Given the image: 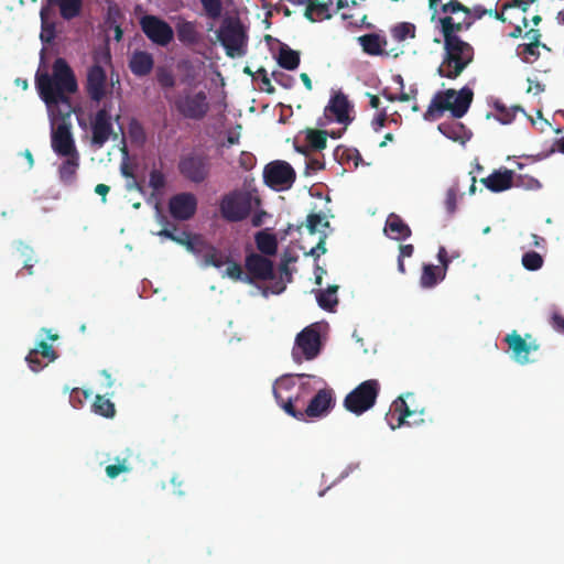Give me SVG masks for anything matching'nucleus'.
Here are the masks:
<instances>
[{
    "label": "nucleus",
    "instance_id": "f257e3e1",
    "mask_svg": "<svg viewBox=\"0 0 564 564\" xmlns=\"http://www.w3.org/2000/svg\"><path fill=\"white\" fill-rule=\"evenodd\" d=\"M52 75L36 73L35 85L40 97L45 102L48 111L63 107V111H74L69 94L78 89L75 74L67 62L58 57L54 61Z\"/></svg>",
    "mask_w": 564,
    "mask_h": 564
},
{
    "label": "nucleus",
    "instance_id": "f03ea898",
    "mask_svg": "<svg viewBox=\"0 0 564 564\" xmlns=\"http://www.w3.org/2000/svg\"><path fill=\"white\" fill-rule=\"evenodd\" d=\"M352 111L354 107L347 96L341 91L336 93L324 108L323 116L317 119V128L305 130V141H327V138H341L354 122Z\"/></svg>",
    "mask_w": 564,
    "mask_h": 564
},
{
    "label": "nucleus",
    "instance_id": "7ed1b4c3",
    "mask_svg": "<svg viewBox=\"0 0 564 564\" xmlns=\"http://www.w3.org/2000/svg\"><path fill=\"white\" fill-rule=\"evenodd\" d=\"M474 98V93L469 87H463L459 90L446 89L437 91L426 111L424 119L433 121L449 111L454 118H462L469 109Z\"/></svg>",
    "mask_w": 564,
    "mask_h": 564
},
{
    "label": "nucleus",
    "instance_id": "20e7f679",
    "mask_svg": "<svg viewBox=\"0 0 564 564\" xmlns=\"http://www.w3.org/2000/svg\"><path fill=\"white\" fill-rule=\"evenodd\" d=\"M444 54L437 74L441 77L456 79L473 63L475 50L464 40H444Z\"/></svg>",
    "mask_w": 564,
    "mask_h": 564
},
{
    "label": "nucleus",
    "instance_id": "39448f33",
    "mask_svg": "<svg viewBox=\"0 0 564 564\" xmlns=\"http://www.w3.org/2000/svg\"><path fill=\"white\" fill-rule=\"evenodd\" d=\"M379 392L380 383L378 380H366L345 397L344 408L350 413L361 415L375 405Z\"/></svg>",
    "mask_w": 564,
    "mask_h": 564
},
{
    "label": "nucleus",
    "instance_id": "423d86ee",
    "mask_svg": "<svg viewBox=\"0 0 564 564\" xmlns=\"http://www.w3.org/2000/svg\"><path fill=\"white\" fill-rule=\"evenodd\" d=\"M252 209V196L247 191L235 189L224 195L219 203L221 217L229 223L245 220Z\"/></svg>",
    "mask_w": 564,
    "mask_h": 564
},
{
    "label": "nucleus",
    "instance_id": "0eeeda50",
    "mask_svg": "<svg viewBox=\"0 0 564 564\" xmlns=\"http://www.w3.org/2000/svg\"><path fill=\"white\" fill-rule=\"evenodd\" d=\"M174 106L182 117L192 120H202L209 111L207 94L204 90H184L176 97Z\"/></svg>",
    "mask_w": 564,
    "mask_h": 564
},
{
    "label": "nucleus",
    "instance_id": "6e6552de",
    "mask_svg": "<svg viewBox=\"0 0 564 564\" xmlns=\"http://www.w3.org/2000/svg\"><path fill=\"white\" fill-rule=\"evenodd\" d=\"M76 143H52L54 152L59 156L57 172L58 178L64 185H73L79 167V153Z\"/></svg>",
    "mask_w": 564,
    "mask_h": 564
},
{
    "label": "nucleus",
    "instance_id": "1a4fd4ad",
    "mask_svg": "<svg viewBox=\"0 0 564 564\" xmlns=\"http://www.w3.org/2000/svg\"><path fill=\"white\" fill-rule=\"evenodd\" d=\"M217 36L229 57L234 58L246 54L247 35L239 20L224 22Z\"/></svg>",
    "mask_w": 564,
    "mask_h": 564
},
{
    "label": "nucleus",
    "instance_id": "9d476101",
    "mask_svg": "<svg viewBox=\"0 0 564 564\" xmlns=\"http://www.w3.org/2000/svg\"><path fill=\"white\" fill-rule=\"evenodd\" d=\"M321 351V335L314 326H307L300 332L295 338L292 349V357L295 362L301 364L303 359L312 360Z\"/></svg>",
    "mask_w": 564,
    "mask_h": 564
},
{
    "label": "nucleus",
    "instance_id": "9b49d317",
    "mask_svg": "<svg viewBox=\"0 0 564 564\" xmlns=\"http://www.w3.org/2000/svg\"><path fill=\"white\" fill-rule=\"evenodd\" d=\"M265 184L274 191H286L296 178L294 169L285 161H274L265 165L263 171Z\"/></svg>",
    "mask_w": 564,
    "mask_h": 564
},
{
    "label": "nucleus",
    "instance_id": "f8f14e48",
    "mask_svg": "<svg viewBox=\"0 0 564 564\" xmlns=\"http://www.w3.org/2000/svg\"><path fill=\"white\" fill-rule=\"evenodd\" d=\"M505 341L511 350L512 359L520 365L533 362L534 359L530 358V354L540 349V344L531 334L522 337L517 330L508 334Z\"/></svg>",
    "mask_w": 564,
    "mask_h": 564
},
{
    "label": "nucleus",
    "instance_id": "ddd939ff",
    "mask_svg": "<svg viewBox=\"0 0 564 564\" xmlns=\"http://www.w3.org/2000/svg\"><path fill=\"white\" fill-rule=\"evenodd\" d=\"M336 400L332 388L319 389L304 410H300L301 417H295L299 421H305L308 419H321L329 414L334 409Z\"/></svg>",
    "mask_w": 564,
    "mask_h": 564
},
{
    "label": "nucleus",
    "instance_id": "4468645a",
    "mask_svg": "<svg viewBox=\"0 0 564 564\" xmlns=\"http://www.w3.org/2000/svg\"><path fill=\"white\" fill-rule=\"evenodd\" d=\"M140 25L147 37L156 45L166 46L174 37L172 26L156 15L142 17Z\"/></svg>",
    "mask_w": 564,
    "mask_h": 564
},
{
    "label": "nucleus",
    "instance_id": "2eb2a0df",
    "mask_svg": "<svg viewBox=\"0 0 564 564\" xmlns=\"http://www.w3.org/2000/svg\"><path fill=\"white\" fill-rule=\"evenodd\" d=\"M247 273L245 283L252 284L256 281H268L274 279L273 262L259 253H250L245 259Z\"/></svg>",
    "mask_w": 564,
    "mask_h": 564
},
{
    "label": "nucleus",
    "instance_id": "dca6fc26",
    "mask_svg": "<svg viewBox=\"0 0 564 564\" xmlns=\"http://www.w3.org/2000/svg\"><path fill=\"white\" fill-rule=\"evenodd\" d=\"M296 384L293 376H283L279 378L273 384V395L278 404L292 417H301L302 414L297 408L292 404L293 390Z\"/></svg>",
    "mask_w": 564,
    "mask_h": 564
},
{
    "label": "nucleus",
    "instance_id": "f3484780",
    "mask_svg": "<svg viewBox=\"0 0 564 564\" xmlns=\"http://www.w3.org/2000/svg\"><path fill=\"white\" fill-rule=\"evenodd\" d=\"M417 414V410L410 409L406 401L403 397H398L391 404L389 412L386 415V419L391 426V429L400 427L404 424H417L423 422V419H415L413 422L406 421V419L415 416ZM420 415L423 414V410L419 412Z\"/></svg>",
    "mask_w": 564,
    "mask_h": 564
},
{
    "label": "nucleus",
    "instance_id": "a211bd4d",
    "mask_svg": "<svg viewBox=\"0 0 564 564\" xmlns=\"http://www.w3.org/2000/svg\"><path fill=\"white\" fill-rule=\"evenodd\" d=\"M197 209V199L192 193H180L170 198L169 210L177 220L191 219Z\"/></svg>",
    "mask_w": 564,
    "mask_h": 564
},
{
    "label": "nucleus",
    "instance_id": "6ab92c4d",
    "mask_svg": "<svg viewBox=\"0 0 564 564\" xmlns=\"http://www.w3.org/2000/svg\"><path fill=\"white\" fill-rule=\"evenodd\" d=\"M74 111H63V107L54 108L51 113V141H74L70 117Z\"/></svg>",
    "mask_w": 564,
    "mask_h": 564
},
{
    "label": "nucleus",
    "instance_id": "aec40b11",
    "mask_svg": "<svg viewBox=\"0 0 564 564\" xmlns=\"http://www.w3.org/2000/svg\"><path fill=\"white\" fill-rule=\"evenodd\" d=\"M107 75L99 64H94L87 70L85 88L93 101L99 102L106 96Z\"/></svg>",
    "mask_w": 564,
    "mask_h": 564
},
{
    "label": "nucleus",
    "instance_id": "412c9836",
    "mask_svg": "<svg viewBox=\"0 0 564 564\" xmlns=\"http://www.w3.org/2000/svg\"><path fill=\"white\" fill-rule=\"evenodd\" d=\"M181 174L194 183H202L208 174V164L205 158L189 155L180 162Z\"/></svg>",
    "mask_w": 564,
    "mask_h": 564
},
{
    "label": "nucleus",
    "instance_id": "4be33fe9",
    "mask_svg": "<svg viewBox=\"0 0 564 564\" xmlns=\"http://www.w3.org/2000/svg\"><path fill=\"white\" fill-rule=\"evenodd\" d=\"M383 231L387 237L398 241L405 240L412 235L409 225L395 213L388 215Z\"/></svg>",
    "mask_w": 564,
    "mask_h": 564
},
{
    "label": "nucleus",
    "instance_id": "5701e85b",
    "mask_svg": "<svg viewBox=\"0 0 564 564\" xmlns=\"http://www.w3.org/2000/svg\"><path fill=\"white\" fill-rule=\"evenodd\" d=\"M452 15L444 14V17L438 19L443 40H463L458 33L469 30L474 24V20L465 19L462 22H455Z\"/></svg>",
    "mask_w": 564,
    "mask_h": 564
},
{
    "label": "nucleus",
    "instance_id": "b1692460",
    "mask_svg": "<svg viewBox=\"0 0 564 564\" xmlns=\"http://www.w3.org/2000/svg\"><path fill=\"white\" fill-rule=\"evenodd\" d=\"M441 12L443 14H456V13L462 12L467 17L473 15L474 17L473 20H480L486 14H489V15L492 14V10H487L480 4H476L473 8H469V7H466L465 4H463L458 0H449V1L445 2L444 4H442Z\"/></svg>",
    "mask_w": 564,
    "mask_h": 564
},
{
    "label": "nucleus",
    "instance_id": "393cba45",
    "mask_svg": "<svg viewBox=\"0 0 564 564\" xmlns=\"http://www.w3.org/2000/svg\"><path fill=\"white\" fill-rule=\"evenodd\" d=\"M480 182L494 193L503 192L513 186V171L507 169L495 171L489 176L481 178Z\"/></svg>",
    "mask_w": 564,
    "mask_h": 564
},
{
    "label": "nucleus",
    "instance_id": "a878e982",
    "mask_svg": "<svg viewBox=\"0 0 564 564\" xmlns=\"http://www.w3.org/2000/svg\"><path fill=\"white\" fill-rule=\"evenodd\" d=\"M91 141H107L112 132L111 116L106 108L97 111L91 123Z\"/></svg>",
    "mask_w": 564,
    "mask_h": 564
},
{
    "label": "nucleus",
    "instance_id": "bb28decb",
    "mask_svg": "<svg viewBox=\"0 0 564 564\" xmlns=\"http://www.w3.org/2000/svg\"><path fill=\"white\" fill-rule=\"evenodd\" d=\"M154 66V59L151 53L147 51H135L129 61L131 73L138 77L149 75Z\"/></svg>",
    "mask_w": 564,
    "mask_h": 564
},
{
    "label": "nucleus",
    "instance_id": "cd10ccee",
    "mask_svg": "<svg viewBox=\"0 0 564 564\" xmlns=\"http://www.w3.org/2000/svg\"><path fill=\"white\" fill-rule=\"evenodd\" d=\"M176 35L178 41L186 46L197 44L200 37L196 23L184 19H180L176 23Z\"/></svg>",
    "mask_w": 564,
    "mask_h": 564
},
{
    "label": "nucleus",
    "instance_id": "c85d7f7f",
    "mask_svg": "<svg viewBox=\"0 0 564 564\" xmlns=\"http://www.w3.org/2000/svg\"><path fill=\"white\" fill-rule=\"evenodd\" d=\"M332 3V0L328 2L307 0V7L304 15L311 22L328 20L332 18V13L329 12V7Z\"/></svg>",
    "mask_w": 564,
    "mask_h": 564
},
{
    "label": "nucleus",
    "instance_id": "c756f323",
    "mask_svg": "<svg viewBox=\"0 0 564 564\" xmlns=\"http://www.w3.org/2000/svg\"><path fill=\"white\" fill-rule=\"evenodd\" d=\"M48 3L57 6L61 17L67 21L78 17L83 8V0H52Z\"/></svg>",
    "mask_w": 564,
    "mask_h": 564
},
{
    "label": "nucleus",
    "instance_id": "7c9ffc66",
    "mask_svg": "<svg viewBox=\"0 0 564 564\" xmlns=\"http://www.w3.org/2000/svg\"><path fill=\"white\" fill-rule=\"evenodd\" d=\"M362 50L369 55H379L383 52L387 41L376 33L365 34L358 37Z\"/></svg>",
    "mask_w": 564,
    "mask_h": 564
},
{
    "label": "nucleus",
    "instance_id": "2f4dec72",
    "mask_svg": "<svg viewBox=\"0 0 564 564\" xmlns=\"http://www.w3.org/2000/svg\"><path fill=\"white\" fill-rule=\"evenodd\" d=\"M334 155L340 164L352 163L354 167H357L362 161L359 151L356 148H350L345 144H338L334 150Z\"/></svg>",
    "mask_w": 564,
    "mask_h": 564
},
{
    "label": "nucleus",
    "instance_id": "473e14b6",
    "mask_svg": "<svg viewBox=\"0 0 564 564\" xmlns=\"http://www.w3.org/2000/svg\"><path fill=\"white\" fill-rule=\"evenodd\" d=\"M445 275H442L441 270L434 264H424L420 278V284L424 289L434 288L438 282L443 281Z\"/></svg>",
    "mask_w": 564,
    "mask_h": 564
},
{
    "label": "nucleus",
    "instance_id": "72a5a7b5",
    "mask_svg": "<svg viewBox=\"0 0 564 564\" xmlns=\"http://www.w3.org/2000/svg\"><path fill=\"white\" fill-rule=\"evenodd\" d=\"M278 64L284 69L294 70L300 65V53L283 45L279 51Z\"/></svg>",
    "mask_w": 564,
    "mask_h": 564
},
{
    "label": "nucleus",
    "instance_id": "f704fd0d",
    "mask_svg": "<svg viewBox=\"0 0 564 564\" xmlns=\"http://www.w3.org/2000/svg\"><path fill=\"white\" fill-rule=\"evenodd\" d=\"M257 248L265 256H273L278 250V240L274 235L259 231L256 234Z\"/></svg>",
    "mask_w": 564,
    "mask_h": 564
},
{
    "label": "nucleus",
    "instance_id": "c9c22d12",
    "mask_svg": "<svg viewBox=\"0 0 564 564\" xmlns=\"http://www.w3.org/2000/svg\"><path fill=\"white\" fill-rule=\"evenodd\" d=\"M337 285H329L326 290H319L316 295L318 305L326 311H333L338 304Z\"/></svg>",
    "mask_w": 564,
    "mask_h": 564
},
{
    "label": "nucleus",
    "instance_id": "e433bc0d",
    "mask_svg": "<svg viewBox=\"0 0 564 564\" xmlns=\"http://www.w3.org/2000/svg\"><path fill=\"white\" fill-rule=\"evenodd\" d=\"M438 130L448 139H452V141H465V139H470L471 133L462 134L460 132L464 130V126L459 122H451V123H441L438 126Z\"/></svg>",
    "mask_w": 564,
    "mask_h": 564
},
{
    "label": "nucleus",
    "instance_id": "4c0bfd02",
    "mask_svg": "<svg viewBox=\"0 0 564 564\" xmlns=\"http://www.w3.org/2000/svg\"><path fill=\"white\" fill-rule=\"evenodd\" d=\"M91 409L94 413L107 419H112L116 414L115 403L100 394L96 395Z\"/></svg>",
    "mask_w": 564,
    "mask_h": 564
},
{
    "label": "nucleus",
    "instance_id": "58836bf2",
    "mask_svg": "<svg viewBox=\"0 0 564 564\" xmlns=\"http://www.w3.org/2000/svg\"><path fill=\"white\" fill-rule=\"evenodd\" d=\"M540 46L531 43H521L517 46V54L524 63L533 64L540 57Z\"/></svg>",
    "mask_w": 564,
    "mask_h": 564
},
{
    "label": "nucleus",
    "instance_id": "ea45409f",
    "mask_svg": "<svg viewBox=\"0 0 564 564\" xmlns=\"http://www.w3.org/2000/svg\"><path fill=\"white\" fill-rule=\"evenodd\" d=\"M392 37L399 42L413 39L415 36V26L409 22H401L394 25L391 30Z\"/></svg>",
    "mask_w": 564,
    "mask_h": 564
},
{
    "label": "nucleus",
    "instance_id": "a19ab883",
    "mask_svg": "<svg viewBox=\"0 0 564 564\" xmlns=\"http://www.w3.org/2000/svg\"><path fill=\"white\" fill-rule=\"evenodd\" d=\"M547 322L550 326L557 333L564 334V315L560 308L552 305L547 313Z\"/></svg>",
    "mask_w": 564,
    "mask_h": 564
},
{
    "label": "nucleus",
    "instance_id": "79ce46f5",
    "mask_svg": "<svg viewBox=\"0 0 564 564\" xmlns=\"http://www.w3.org/2000/svg\"><path fill=\"white\" fill-rule=\"evenodd\" d=\"M522 265L529 271H536L543 265V258L536 251H529L522 256Z\"/></svg>",
    "mask_w": 564,
    "mask_h": 564
},
{
    "label": "nucleus",
    "instance_id": "37998d69",
    "mask_svg": "<svg viewBox=\"0 0 564 564\" xmlns=\"http://www.w3.org/2000/svg\"><path fill=\"white\" fill-rule=\"evenodd\" d=\"M495 109L498 112L497 119L501 123L508 124L514 119L516 112L520 110V107H512L511 109H508L502 102L496 101Z\"/></svg>",
    "mask_w": 564,
    "mask_h": 564
},
{
    "label": "nucleus",
    "instance_id": "c03bdc74",
    "mask_svg": "<svg viewBox=\"0 0 564 564\" xmlns=\"http://www.w3.org/2000/svg\"><path fill=\"white\" fill-rule=\"evenodd\" d=\"M204 261L208 265L220 268L226 264V262H229V257H224L216 248L210 247L204 254Z\"/></svg>",
    "mask_w": 564,
    "mask_h": 564
},
{
    "label": "nucleus",
    "instance_id": "a18cd8bd",
    "mask_svg": "<svg viewBox=\"0 0 564 564\" xmlns=\"http://www.w3.org/2000/svg\"><path fill=\"white\" fill-rule=\"evenodd\" d=\"M513 186L535 191L541 188V183L532 176L520 174L516 178L513 177Z\"/></svg>",
    "mask_w": 564,
    "mask_h": 564
},
{
    "label": "nucleus",
    "instance_id": "49530a36",
    "mask_svg": "<svg viewBox=\"0 0 564 564\" xmlns=\"http://www.w3.org/2000/svg\"><path fill=\"white\" fill-rule=\"evenodd\" d=\"M206 15L210 19H218L223 11L221 0H200Z\"/></svg>",
    "mask_w": 564,
    "mask_h": 564
},
{
    "label": "nucleus",
    "instance_id": "de8ad7c7",
    "mask_svg": "<svg viewBox=\"0 0 564 564\" xmlns=\"http://www.w3.org/2000/svg\"><path fill=\"white\" fill-rule=\"evenodd\" d=\"M156 80L162 88H173L175 86V77L173 73L165 68L159 67L156 70Z\"/></svg>",
    "mask_w": 564,
    "mask_h": 564
},
{
    "label": "nucleus",
    "instance_id": "09e8293b",
    "mask_svg": "<svg viewBox=\"0 0 564 564\" xmlns=\"http://www.w3.org/2000/svg\"><path fill=\"white\" fill-rule=\"evenodd\" d=\"M31 351H36V356L47 359V362H52L57 358V352L45 340H41Z\"/></svg>",
    "mask_w": 564,
    "mask_h": 564
},
{
    "label": "nucleus",
    "instance_id": "8fccbe9b",
    "mask_svg": "<svg viewBox=\"0 0 564 564\" xmlns=\"http://www.w3.org/2000/svg\"><path fill=\"white\" fill-rule=\"evenodd\" d=\"M118 148H119V151L122 153V162L120 165L121 174L124 177H134L132 166L129 162L130 158H129V150H128L127 143H120V145Z\"/></svg>",
    "mask_w": 564,
    "mask_h": 564
},
{
    "label": "nucleus",
    "instance_id": "3c124183",
    "mask_svg": "<svg viewBox=\"0 0 564 564\" xmlns=\"http://www.w3.org/2000/svg\"><path fill=\"white\" fill-rule=\"evenodd\" d=\"M458 254H452L448 256V252L445 247L441 246L437 251V260L441 263V265H437L441 270L442 275L446 276V272L448 270L449 263L454 258H457Z\"/></svg>",
    "mask_w": 564,
    "mask_h": 564
},
{
    "label": "nucleus",
    "instance_id": "603ef678",
    "mask_svg": "<svg viewBox=\"0 0 564 564\" xmlns=\"http://www.w3.org/2000/svg\"><path fill=\"white\" fill-rule=\"evenodd\" d=\"M226 264H228V267L224 273V276H228L235 281L245 282L246 274H243L242 268L239 263L234 262L229 259V262H226Z\"/></svg>",
    "mask_w": 564,
    "mask_h": 564
},
{
    "label": "nucleus",
    "instance_id": "864d4df0",
    "mask_svg": "<svg viewBox=\"0 0 564 564\" xmlns=\"http://www.w3.org/2000/svg\"><path fill=\"white\" fill-rule=\"evenodd\" d=\"M150 187L153 188L154 193H159L165 186V176L160 170H152L149 180Z\"/></svg>",
    "mask_w": 564,
    "mask_h": 564
},
{
    "label": "nucleus",
    "instance_id": "5fc2aeb1",
    "mask_svg": "<svg viewBox=\"0 0 564 564\" xmlns=\"http://www.w3.org/2000/svg\"><path fill=\"white\" fill-rule=\"evenodd\" d=\"M129 135L131 141H145L144 129L137 119H131L129 122Z\"/></svg>",
    "mask_w": 564,
    "mask_h": 564
},
{
    "label": "nucleus",
    "instance_id": "6e6d98bb",
    "mask_svg": "<svg viewBox=\"0 0 564 564\" xmlns=\"http://www.w3.org/2000/svg\"><path fill=\"white\" fill-rule=\"evenodd\" d=\"M322 225L323 227H329V221L324 220L322 215L319 214H310L306 218V227L310 234H315L317 231V227Z\"/></svg>",
    "mask_w": 564,
    "mask_h": 564
},
{
    "label": "nucleus",
    "instance_id": "4d7b16f0",
    "mask_svg": "<svg viewBox=\"0 0 564 564\" xmlns=\"http://www.w3.org/2000/svg\"><path fill=\"white\" fill-rule=\"evenodd\" d=\"M129 470H130V467L127 464V459L123 458L118 464L108 465L106 467V475L109 478L113 479V478L118 477L121 473H127Z\"/></svg>",
    "mask_w": 564,
    "mask_h": 564
},
{
    "label": "nucleus",
    "instance_id": "13d9d810",
    "mask_svg": "<svg viewBox=\"0 0 564 564\" xmlns=\"http://www.w3.org/2000/svg\"><path fill=\"white\" fill-rule=\"evenodd\" d=\"M41 356H36V351H30L28 356L25 357V361L28 362L30 369L33 372H39L43 368L47 366V361L43 362L40 358Z\"/></svg>",
    "mask_w": 564,
    "mask_h": 564
},
{
    "label": "nucleus",
    "instance_id": "bf43d9fd",
    "mask_svg": "<svg viewBox=\"0 0 564 564\" xmlns=\"http://www.w3.org/2000/svg\"><path fill=\"white\" fill-rule=\"evenodd\" d=\"M296 377L299 378L300 380V383L297 386V389L301 391V393H303V395H305V398L307 395H310L314 390L315 388L311 384L310 380L312 378H314L313 376H310V375H306V373H300V375H296Z\"/></svg>",
    "mask_w": 564,
    "mask_h": 564
},
{
    "label": "nucleus",
    "instance_id": "052dcab7",
    "mask_svg": "<svg viewBox=\"0 0 564 564\" xmlns=\"http://www.w3.org/2000/svg\"><path fill=\"white\" fill-rule=\"evenodd\" d=\"M326 145L327 143H294L295 150L304 154L322 151Z\"/></svg>",
    "mask_w": 564,
    "mask_h": 564
},
{
    "label": "nucleus",
    "instance_id": "680f3d73",
    "mask_svg": "<svg viewBox=\"0 0 564 564\" xmlns=\"http://www.w3.org/2000/svg\"><path fill=\"white\" fill-rule=\"evenodd\" d=\"M65 392H70V403L74 408H78L82 405L80 395H83L85 399H87L90 393L86 390H80L79 388H74L69 390L68 387L64 389Z\"/></svg>",
    "mask_w": 564,
    "mask_h": 564
},
{
    "label": "nucleus",
    "instance_id": "e2e57ef3",
    "mask_svg": "<svg viewBox=\"0 0 564 564\" xmlns=\"http://www.w3.org/2000/svg\"><path fill=\"white\" fill-rule=\"evenodd\" d=\"M272 77L279 85L286 89L294 85V78L283 72H273Z\"/></svg>",
    "mask_w": 564,
    "mask_h": 564
},
{
    "label": "nucleus",
    "instance_id": "0e129e2a",
    "mask_svg": "<svg viewBox=\"0 0 564 564\" xmlns=\"http://www.w3.org/2000/svg\"><path fill=\"white\" fill-rule=\"evenodd\" d=\"M541 36L542 34L538 29H530L524 33V37L529 41L528 43L541 45L543 48L549 50L545 44L541 43Z\"/></svg>",
    "mask_w": 564,
    "mask_h": 564
},
{
    "label": "nucleus",
    "instance_id": "69168bd1",
    "mask_svg": "<svg viewBox=\"0 0 564 564\" xmlns=\"http://www.w3.org/2000/svg\"><path fill=\"white\" fill-rule=\"evenodd\" d=\"M41 19L43 24V31L41 33V40L48 43L54 36V26L45 28V9L41 10Z\"/></svg>",
    "mask_w": 564,
    "mask_h": 564
},
{
    "label": "nucleus",
    "instance_id": "338daca9",
    "mask_svg": "<svg viewBox=\"0 0 564 564\" xmlns=\"http://www.w3.org/2000/svg\"><path fill=\"white\" fill-rule=\"evenodd\" d=\"M325 240H326V235L324 234L319 238V241L317 242V245L310 250L308 254L317 260L322 254L326 253L327 249L325 247Z\"/></svg>",
    "mask_w": 564,
    "mask_h": 564
},
{
    "label": "nucleus",
    "instance_id": "774afa93",
    "mask_svg": "<svg viewBox=\"0 0 564 564\" xmlns=\"http://www.w3.org/2000/svg\"><path fill=\"white\" fill-rule=\"evenodd\" d=\"M456 204H457L456 193L453 189H449L446 194V199H445V206L449 214H453L456 210Z\"/></svg>",
    "mask_w": 564,
    "mask_h": 564
}]
</instances>
